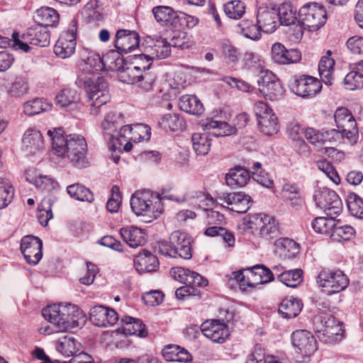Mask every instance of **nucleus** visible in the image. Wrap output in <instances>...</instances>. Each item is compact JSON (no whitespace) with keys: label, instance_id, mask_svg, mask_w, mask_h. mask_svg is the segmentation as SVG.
Here are the masks:
<instances>
[{"label":"nucleus","instance_id":"nucleus-25","mask_svg":"<svg viewBox=\"0 0 363 363\" xmlns=\"http://www.w3.org/2000/svg\"><path fill=\"white\" fill-rule=\"evenodd\" d=\"M120 234L123 240L133 248L142 246L146 242L145 231L136 226L129 225L123 227L121 228Z\"/></svg>","mask_w":363,"mask_h":363},{"label":"nucleus","instance_id":"nucleus-64","mask_svg":"<svg viewBox=\"0 0 363 363\" xmlns=\"http://www.w3.org/2000/svg\"><path fill=\"white\" fill-rule=\"evenodd\" d=\"M122 201V196L118 186H113L111 188V196L107 201V210L114 213L118 211Z\"/></svg>","mask_w":363,"mask_h":363},{"label":"nucleus","instance_id":"nucleus-38","mask_svg":"<svg viewBox=\"0 0 363 363\" xmlns=\"http://www.w3.org/2000/svg\"><path fill=\"white\" fill-rule=\"evenodd\" d=\"M122 322L123 323L122 331L125 335L141 337L147 335V330L140 320L126 316L122 319Z\"/></svg>","mask_w":363,"mask_h":363},{"label":"nucleus","instance_id":"nucleus-49","mask_svg":"<svg viewBox=\"0 0 363 363\" xmlns=\"http://www.w3.org/2000/svg\"><path fill=\"white\" fill-rule=\"evenodd\" d=\"M330 218L317 217L311 222V227L318 233L328 235L330 237V234L335 224V216H330Z\"/></svg>","mask_w":363,"mask_h":363},{"label":"nucleus","instance_id":"nucleus-61","mask_svg":"<svg viewBox=\"0 0 363 363\" xmlns=\"http://www.w3.org/2000/svg\"><path fill=\"white\" fill-rule=\"evenodd\" d=\"M326 133L320 131L313 128H307L304 130V137L308 143L315 146H320L326 140Z\"/></svg>","mask_w":363,"mask_h":363},{"label":"nucleus","instance_id":"nucleus-5","mask_svg":"<svg viewBox=\"0 0 363 363\" xmlns=\"http://www.w3.org/2000/svg\"><path fill=\"white\" fill-rule=\"evenodd\" d=\"M327 20L325 8L317 3L303 6L298 11V21L301 26L308 31H315L324 26Z\"/></svg>","mask_w":363,"mask_h":363},{"label":"nucleus","instance_id":"nucleus-13","mask_svg":"<svg viewBox=\"0 0 363 363\" xmlns=\"http://www.w3.org/2000/svg\"><path fill=\"white\" fill-rule=\"evenodd\" d=\"M255 108L261 131L267 135L277 133V118L271 108L266 103L259 101L256 104Z\"/></svg>","mask_w":363,"mask_h":363},{"label":"nucleus","instance_id":"nucleus-63","mask_svg":"<svg viewBox=\"0 0 363 363\" xmlns=\"http://www.w3.org/2000/svg\"><path fill=\"white\" fill-rule=\"evenodd\" d=\"M108 145L109 150L115 153H121L123 151L129 152L133 147L130 142L128 141L125 143L120 137L115 138L113 136H111Z\"/></svg>","mask_w":363,"mask_h":363},{"label":"nucleus","instance_id":"nucleus-23","mask_svg":"<svg viewBox=\"0 0 363 363\" xmlns=\"http://www.w3.org/2000/svg\"><path fill=\"white\" fill-rule=\"evenodd\" d=\"M139 41V35L136 32L122 29L116 32L114 45L116 50L128 52L137 48Z\"/></svg>","mask_w":363,"mask_h":363},{"label":"nucleus","instance_id":"nucleus-57","mask_svg":"<svg viewBox=\"0 0 363 363\" xmlns=\"http://www.w3.org/2000/svg\"><path fill=\"white\" fill-rule=\"evenodd\" d=\"M224 11L232 19H238L245 13V4L239 0H233L224 5Z\"/></svg>","mask_w":363,"mask_h":363},{"label":"nucleus","instance_id":"nucleus-28","mask_svg":"<svg viewBox=\"0 0 363 363\" xmlns=\"http://www.w3.org/2000/svg\"><path fill=\"white\" fill-rule=\"evenodd\" d=\"M162 356L167 362H189L192 359L191 354L187 350L177 345H168L162 349Z\"/></svg>","mask_w":363,"mask_h":363},{"label":"nucleus","instance_id":"nucleus-7","mask_svg":"<svg viewBox=\"0 0 363 363\" xmlns=\"http://www.w3.org/2000/svg\"><path fill=\"white\" fill-rule=\"evenodd\" d=\"M317 283L324 293L331 295L345 290L349 285V279L340 269H324L318 274Z\"/></svg>","mask_w":363,"mask_h":363},{"label":"nucleus","instance_id":"nucleus-58","mask_svg":"<svg viewBox=\"0 0 363 363\" xmlns=\"http://www.w3.org/2000/svg\"><path fill=\"white\" fill-rule=\"evenodd\" d=\"M242 61L245 67L248 69L259 72L264 67V60L255 52H246Z\"/></svg>","mask_w":363,"mask_h":363},{"label":"nucleus","instance_id":"nucleus-2","mask_svg":"<svg viewBox=\"0 0 363 363\" xmlns=\"http://www.w3.org/2000/svg\"><path fill=\"white\" fill-rule=\"evenodd\" d=\"M42 315L45 320L53 323L60 330L65 331L79 325L82 312L75 305L60 303L44 308Z\"/></svg>","mask_w":363,"mask_h":363},{"label":"nucleus","instance_id":"nucleus-43","mask_svg":"<svg viewBox=\"0 0 363 363\" xmlns=\"http://www.w3.org/2000/svg\"><path fill=\"white\" fill-rule=\"evenodd\" d=\"M192 147L197 155L205 156L210 151L211 139L206 133H195L191 136Z\"/></svg>","mask_w":363,"mask_h":363},{"label":"nucleus","instance_id":"nucleus-20","mask_svg":"<svg viewBox=\"0 0 363 363\" xmlns=\"http://www.w3.org/2000/svg\"><path fill=\"white\" fill-rule=\"evenodd\" d=\"M273 252L281 259H291L299 252V245L289 238H277L273 243Z\"/></svg>","mask_w":363,"mask_h":363},{"label":"nucleus","instance_id":"nucleus-3","mask_svg":"<svg viewBox=\"0 0 363 363\" xmlns=\"http://www.w3.org/2000/svg\"><path fill=\"white\" fill-rule=\"evenodd\" d=\"M130 207L135 215L149 216L157 218L163 211V206L158 194L149 190L136 191L130 198Z\"/></svg>","mask_w":363,"mask_h":363},{"label":"nucleus","instance_id":"nucleus-33","mask_svg":"<svg viewBox=\"0 0 363 363\" xmlns=\"http://www.w3.org/2000/svg\"><path fill=\"white\" fill-rule=\"evenodd\" d=\"M152 14L158 23L174 28L178 11H175L170 6H157L152 9Z\"/></svg>","mask_w":363,"mask_h":363},{"label":"nucleus","instance_id":"nucleus-22","mask_svg":"<svg viewBox=\"0 0 363 363\" xmlns=\"http://www.w3.org/2000/svg\"><path fill=\"white\" fill-rule=\"evenodd\" d=\"M220 199L229 206L231 211L239 213H246L250 208V197L241 192L223 193Z\"/></svg>","mask_w":363,"mask_h":363},{"label":"nucleus","instance_id":"nucleus-24","mask_svg":"<svg viewBox=\"0 0 363 363\" xmlns=\"http://www.w3.org/2000/svg\"><path fill=\"white\" fill-rule=\"evenodd\" d=\"M22 143L24 150L30 155L42 152L45 147L42 134L39 130L32 128L24 133Z\"/></svg>","mask_w":363,"mask_h":363},{"label":"nucleus","instance_id":"nucleus-44","mask_svg":"<svg viewBox=\"0 0 363 363\" xmlns=\"http://www.w3.org/2000/svg\"><path fill=\"white\" fill-rule=\"evenodd\" d=\"M59 20V14L52 8H41L36 11L35 16V22L40 26H53Z\"/></svg>","mask_w":363,"mask_h":363},{"label":"nucleus","instance_id":"nucleus-40","mask_svg":"<svg viewBox=\"0 0 363 363\" xmlns=\"http://www.w3.org/2000/svg\"><path fill=\"white\" fill-rule=\"evenodd\" d=\"M301 302L293 297L286 298L282 300L279 307V311L286 318L296 317L302 309Z\"/></svg>","mask_w":363,"mask_h":363},{"label":"nucleus","instance_id":"nucleus-26","mask_svg":"<svg viewBox=\"0 0 363 363\" xmlns=\"http://www.w3.org/2000/svg\"><path fill=\"white\" fill-rule=\"evenodd\" d=\"M56 350L65 357H72L81 349V343L71 335L60 336L55 341Z\"/></svg>","mask_w":363,"mask_h":363},{"label":"nucleus","instance_id":"nucleus-48","mask_svg":"<svg viewBox=\"0 0 363 363\" xmlns=\"http://www.w3.org/2000/svg\"><path fill=\"white\" fill-rule=\"evenodd\" d=\"M143 71V67L138 65H129L125 67L123 66L119 71L118 77L120 81L124 83L135 84L136 81L140 78V75Z\"/></svg>","mask_w":363,"mask_h":363},{"label":"nucleus","instance_id":"nucleus-39","mask_svg":"<svg viewBox=\"0 0 363 363\" xmlns=\"http://www.w3.org/2000/svg\"><path fill=\"white\" fill-rule=\"evenodd\" d=\"M343 329L342 323L335 318L330 319L322 335L324 341L333 344L340 342L342 338Z\"/></svg>","mask_w":363,"mask_h":363},{"label":"nucleus","instance_id":"nucleus-34","mask_svg":"<svg viewBox=\"0 0 363 363\" xmlns=\"http://www.w3.org/2000/svg\"><path fill=\"white\" fill-rule=\"evenodd\" d=\"M179 108L191 115H201L204 111L201 101L195 95H183L179 100Z\"/></svg>","mask_w":363,"mask_h":363},{"label":"nucleus","instance_id":"nucleus-18","mask_svg":"<svg viewBox=\"0 0 363 363\" xmlns=\"http://www.w3.org/2000/svg\"><path fill=\"white\" fill-rule=\"evenodd\" d=\"M271 57L274 62L279 65L297 63L301 59V53L296 49L287 50L280 43H275L271 48Z\"/></svg>","mask_w":363,"mask_h":363},{"label":"nucleus","instance_id":"nucleus-8","mask_svg":"<svg viewBox=\"0 0 363 363\" xmlns=\"http://www.w3.org/2000/svg\"><path fill=\"white\" fill-rule=\"evenodd\" d=\"M291 340L297 352L301 354L298 363H308L311 355L317 350V341L313 334L306 330H297L291 335Z\"/></svg>","mask_w":363,"mask_h":363},{"label":"nucleus","instance_id":"nucleus-19","mask_svg":"<svg viewBox=\"0 0 363 363\" xmlns=\"http://www.w3.org/2000/svg\"><path fill=\"white\" fill-rule=\"evenodd\" d=\"M169 239L176 251V256L184 259H189L191 257V238L187 233L175 230L170 235Z\"/></svg>","mask_w":363,"mask_h":363},{"label":"nucleus","instance_id":"nucleus-56","mask_svg":"<svg viewBox=\"0 0 363 363\" xmlns=\"http://www.w3.org/2000/svg\"><path fill=\"white\" fill-rule=\"evenodd\" d=\"M347 205L352 216L363 218V200L357 194H350L347 196Z\"/></svg>","mask_w":363,"mask_h":363},{"label":"nucleus","instance_id":"nucleus-41","mask_svg":"<svg viewBox=\"0 0 363 363\" xmlns=\"http://www.w3.org/2000/svg\"><path fill=\"white\" fill-rule=\"evenodd\" d=\"M238 27L239 32L246 38L258 40L261 38L262 30L257 21L244 19L238 23Z\"/></svg>","mask_w":363,"mask_h":363},{"label":"nucleus","instance_id":"nucleus-54","mask_svg":"<svg viewBox=\"0 0 363 363\" xmlns=\"http://www.w3.org/2000/svg\"><path fill=\"white\" fill-rule=\"evenodd\" d=\"M150 67V63L143 65V72L140 75V78L136 81L135 85L141 89L143 91H150L155 83V77L151 72H147Z\"/></svg>","mask_w":363,"mask_h":363},{"label":"nucleus","instance_id":"nucleus-42","mask_svg":"<svg viewBox=\"0 0 363 363\" xmlns=\"http://www.w3.org/2000/svg\"><path fill=\"white\" fill-rule=\"evenodd\" d=\"M332 52L328 50L325 56L322 57L318 65V71L323 82L331 84L334 71L335 60L330 57Z\"/></svg>","mask_w":363,"mask_h":363},{"label":"nucleus","instance_id":"nucleus-37","mask_svg":"<svg viewBox=\"0 0 363 363\" xmlns=\"http://www.w3.org/2000/svg\"><path fill=\"white\" fill-rule=\"evenodd\" d=\"M55 104L61 108L77 105L80 102V94L77 89L66 87L62 89L55 98Z\"/></svg>","mask_w":363,"mask_h":363},{"label":"nucleus","instance_id":"nucleus-15","mask_svg":"<svg viewBox=\"0 0 363 363\" xmlns=\"http://www.w3.org/2000/svg\"><path fill=\"white\" fill-rule=\"evenodd\" d=\"M43 242L33 235L24 236L21 241V250L26 262L32 265L37 264L42 259Z\"/></svg>","mask_w":363,"mask_h":363},{"label":"nucleus","instance_id":"nucleus-47","mask_svg":"<svg viewBox=\"0 0 363 363\" xmlns=\"http://www.w3.org/2000/svg\"><path fill=\"white\" fill-rule=\"evenodd\" d=\"M277 11L278 20L281 25H292L298 18V16H296V9L289 2L282 3Z\"/></svg>","mask_w":363,"mask_h":363},{"label":"nucleus","instance_id":"nucleus-4","mask_svg":"<svg viewBox=\"0 0 363 363\" xmlns=\"http://www.w3.org/2000/svg\"><path fill=\"white\" fill-rule=\"evenodd\" d=\"M12 47L16 50H20L25 52H29L30 48L29 44L47 47L50 45V35L48 28L40 24H35L27 29L21 38L18 33H13L12 35Z\"/></svg>","mask_w":363,"mask_h":363},{"label":"nucleus","instance_id":"nucleus-52","mask_svg":"<svg viewBox=\"0 0 363 363\" xmlns=\"http://www.w3.org/2000/svg\"><path fill=\"white\" fill-rule=\"evenodd\" d=\"M67 191L71 197L77 200L87 202L94 201V195L90 190L79 184H74L68 186Z\"/></svg>","mask_w":363,"mask_h":363},{"label":"nucleus","instance_id":"nucleus-55","mask_svg":"<svg viewBox=\"0 0 363 363\" xmlns=\"http://www.w3.org/2000/svg\"><path fill=\"white\" fill-rule=\"evenodd\" d=\"M260 93L266 99L277 101L282 98L284 89L279 81L268 84L266 87L259 88Z\"/></svg>","mask_w":363,"mask_h":363},{"label":"nucleus","instance_id":"nucleus-60","mask_svg":"<svg viewBox=\"0 0 363 363\" xmlns=\"http://www.w3.org/2000/svg\"><path fill=\"white\" fill-rule=\"evenodd\" d=\"M150 128L143 123H138L132 125V136L129 140L138 143L142 140H148L150 138Z\"/></svg>","mask_w":363,"mask_h":363},{"label":"nucleus","instance_id":"nucleus-27","mask_svg":"<svg viewBox=\"0 0 363 363\" xmlns=\"http://www.w3.org/2000/svg\"><path fill=\"white\" fill-rule=\"evenodd\" d=\"M134 264L140 273L154 272L159 266L157 257L146 250H143L136 256Z\"/></svg>","mask_w":363,"mask_h":363},{"label":"nucleus","instance_id":"nucleus-14","mask_svg":"<svg viewBox=\"0 0 363 363\" xmlns=\"http://www.w3.org/2000/svg\"><path fill=\"white\" fill-rule=\"evenodd\" d=\"M250 223L256 225L259 235L263 238L277 239L281 235L279 223L272 216L262 213L254 214Z\"/></svg>","mask_w":363,"mask_h":363},{"label":"nucleus","instance_id":"nucleus-12","mask_svg":"<svg viewBox=\"0 0 363 363\" xmlns=\"http://www.w3.org/2000/svg\"><path fill=\"white\" fill-rule=\"evenodd\" d=\"M77 26L76 21H72L69 28L62 32L54 47V52L62 59L72 56L76 48V36Z\"/></svg>","mask_w":363,"mask_h":363},{"label":"nucleus","instance_id":"nucleus-21","mask_svg":"<svg viewBox=\"0 0 363 363\" xmlns=\"http://www.w3.org/2000/svg\"><path fill=\"white\" fill-rule=\"evenodd\" d=\"M257 22L262 31L274 32L278 26V13L275 8L259 6L257 13Z\"/></svg>","mask_w":363,"mask_h":363},{"label":"nucleus","instance_id":"nucleus-11","mask_svg":"<svg viewBox=\"0 0 363 363\" xmlns=\"http://www.w3.org/2000/svg\"><path fill=\"white\" fill-rule=\"evenodd\" d=\"M290 90L302 98L311 97L318 94L322 85L317 79L308 75H294L289 83Z\"/></svg>","mask_w":363,"mask_h":363},{"label":"nucleus","instance_id":"nucleus-45","mask_svg":"<svg viewBox=\"0 0 363 363\" xmlns=\"http://www.w3.org/2000/svg\"><path fill=\"white\" fill-rule=\"evenodd\" d=\"M105 69L118 72L125 65L121 51L111 50L104 56Z\"/></svg>","mask_w":363,"mask_h":363},{"label":"nucleus","instance_id":"nucleus-10","mask_svg":"<svg viewBox=\"0 0 363 363\" xmlns=\"http://www.w3.org/2000/svg\"><path fill=\"white\" fill-rule=\"evenodd\" d=\"M314 200L316 206L323 210L329 216H337L342 210L339 196L333 190L323 187L315 191Z\"/></svg>","mask_w":363,"mask_h":363},{"label":"nucleus","instance_id":"nucleus-31","mask_svg":"<svg viewBox=\"0 0 363 363\" xmlns=\"http://www.w3.org/2000/svg\"><path fill=\"white\" fill-rule=\"evenodd\" d=\"M344 82L350 90L363 88V60L351 65V71L345 76Z\"/></svg>","mask_w":363,"mask_h":363},{"label":"nucleus","instance_id":"nucleus-16","mask_svg":"<svg viewBox=\"0 0 363 363\" xmlns=\"http://www.w3.org/2000/svg\"><path fill=\"white\" fill-rule=\"evenodd\" d=\"M89 320L98 327L107 328L113 325L118 320V313L112 308L104 306H95L90 309Z\"/></svg>","mask_w":363,"mask_h":363},{"label":"nucleus","instance_id":"nucleus-53","mask_svg":"<svg viewBox=\"0 0 363 363\" xmlns=\"http://www.w3.org/2000/svg\"><path fill=\"white\" fill-rule=\"evenodd\" d=\"M355 234L354 229L348 225H340L336 223L330 234V238L336 242L350 240Z\"/></svg>","mask_w":363,"mask_h":363},{"label":"nucleus","instance_id":"nucleus-32","mask_svg":"<svg viewBox=\"0 0 363 363\" xmlns=\"http://www.w3.org/2000/svg\"><path fill=\"white\" fill-rule=\"evenodd\" d=\"M150 55H141L140 59L145 60L147 63L152 59H164L170 55L171 44L166 39L159 38L156 40L154 45L150 48Z\"/></svg>","mask_w":363,"mask_h":363},{"label":"nucleus","instance_id":"nucleus-51","mask_svg":"<svg viewBox=\"0 0 363 363\" xmlns=\"http://www.w3.org/2000/svg\"><path fill=\"white\" fill-rule=\"evenodd\" d=\"M14 189L9 179L0 177V209L6 208L12 201Z\"/></svg>","mask_w":363,"mask_h":363},{"label":"nucleus","instance_id":"nucleus-59","mask_svg":"<svg viewBox=\"0 0 363 363\" xmlns=\"http://www.w3.org/2000/svg\"><path fill=\"white\" fill-rule=\"evenodd\" d=\"M120 118L121 115L116 111H111L106 113L101 124V127L105 132V134L111 135L112 133L116 131Z\"/></svg>","mask_w":363,"mask_h":363},{"label":"nucleus","instance_id":"nucleus-62","mask_svg":"<svg viewBox=\"0 0 363 363\" xmlns=\"http://www.w3.org/2000/svg\"><path fill=\"white\" fill-rule=\"evenodd\" d=\"M199 23V19L183 12H178L174 29L192 28Z\"/></svg>","mask_w":363,"mask_h":363},{"label":"nucleus","instance_id":"nucleus-35","mask_svg":"<svg viewBox=\"0 0 363 363\" xmlns=\"http://www.w3.org/2000/svg\"><path fill=\"white\" fill-rule=\"evenodd\" d=\"M275 273H278V279L286 286L296 288L303 281V272L301 269L287 270L279 273L280 267H273Z\"/></svg>","mask_w":363,"mask_h":363},{"label":"nucleus","instance_id":"nucleus-29","mask_svg":"<svg viewBox=\"0 0 363 363\" xmlns=\"http://www.w3.org/2000/svg\"><path fill=\"white\" fill-rule=\"evenodd\" d=\"M26 180L40 190L50 191L55 188L56 182L50 177L43 175L35 169H28L25 172Z\"/></svg>","mask_w":363,"mask_h":363},{"label":"nucleus","instance_id":"nucleus-9","mask_svg":"<svg viewBox=\"0 0 363 363\" xmlns=\"http://www.w3.org/2000/svg\"><path fill=\"white\" fill-rule=\"evenodd\" d=\"M334 118L338 131L344 134L350 144H356L359 138L358 130L356 121L350 111L345 107H340L336 109Z\"/></svg>","mask_w":363,"mask_h":363},{"label":"nucleus","instance_id":"nucleus-36","mask_svg":"<svg viewBox=\"0 0 363 363\" xmlns=\"http://www.w3.org/2000/svg\"><path fill=\"white\" fill-rule=\"evenodd\" d=\"M250 179V174L249 171L240 167L230 169L225 175L227 184L233 187H242L247 184Z\"/></svg>","mask_w":363,"mask_h":363},{"label":"nucleus","instance_id":"nucleus-50","mask_svg":"<svg viewBox=\"0 0 363 363\" xmlns=\"http://www.w3.org/2000/svg\"><path fill=\"white\" fill-rule=\"evenodd\" d=\"M162 128L171 131L182 130L185 127L184 119L178 114L167 113L163 116L160 121Z\"/></svg>","mask_w":363,"mask_h":363},{"label":"nucleus","instance_id":"nucleus-46","mask_svg":"<svg viewBox=\"0 0 363 363\" xmlns=\"http://www.w3.org/2000/svg\"><path fill=\"white\" fill-rule=\"evenodd\" d=\"M52 106L51 103L43 99L36 98L24 103L23 109L25 114L33 116L39 114L41 112L50 111Z\"/></svg>","mask_w":363,"mask_h":363},{"label":"nucleus","instance_id":"nucleus-17","mask_svg":"<svg viewBox=\"0 0 363 363\" xmlns=\"http://www.w3.org/2000/svg\"><path fill=\"white\" fill-rule=\"evenodd\" d=\"M201 329L204 336L217 343L225 342L230 334L225 323L218 320L205 321L201 324Z\"/></svg>","mask_w":363,"mask_h":363},{"label":"nucleus","instance_id":"nucleus-30","mask_svg":"<svg viewBox=\"0 0 363 363\" xmlns=\"http://www.w3.org/2000/svg\"><path fill=\"white\" fill-rule=\"evenodd\" d=\"M101 87L102 89L96 94L89 89L90 96L87 98V101L89 103V114L93 116H98L101 113V108L111 100L108 91L104 90L103 86Z\"/></svg>","mask_w":363,"mask_h":363},{"label":"nucleus","instance_id":"nucleus-6","mask_svg":"<svg viewBox=\"0 0 363 363\" xmlns=\"http://www.w3.org/2000/svg\"><path fill=\"white\" fill-rule=\"evenodd\" d=\"M248 121L249 116L242 113L233 119V125L213 118H207L201 122V125L203 130L211 132L216 137H224L236 133L238 129L245 128Z\"/></svg>","mask_w":363,"mask_h":363},{"label":"nucleus","instance_id":"nucleus-1","mask_svg":"<svg viewBox=\"0 0 363 363\" xmlns=\"http://www.w3.org/2000/svg\"><path fill=\"white\" fill-rule=\"evenodd\" d=\"M47 134L51 140V150L53 155L70 162L77 168L86 166L87 145L82 136L65 135L61 128L48 130Z\"/></svg>","mask_w":363,"mask_h":363}]
</instances>
